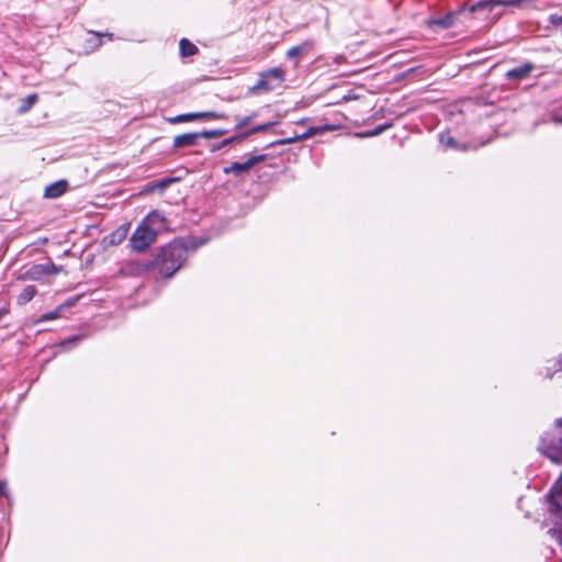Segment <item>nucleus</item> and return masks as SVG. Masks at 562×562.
<instances>
[{
    "mask_svg": "<svg viewBox=\"0 0 562 562\" xmlns=\"http://www.w3.org/2000/svg\"><path fill=\"white\" fill-rule=\"evenodd\" d=\"M187 247L181 241H172L161 249L160 273L171 277L187 259Z\"/></svg>",
    "mask_w": 562,
    "mask_h": 562,
    "instance_id": "1",
    "label": "nucleus"
},
{
    "mask_svg": "<svg viewBox=\"0 0 562 562\" xmlns=\"http://www.w3.org/2000/svg\"><path fill=\"white\" fill-rule=\"evenodd\" d=\"M256 116H257V114L252 113L251 115H248L245 117H238L235 130H241V128L246 127L256 119Z\"/></svg>",
    "mask_w": 562,
    "mask_h": 562,
    "instance_id": "21",
    "label": "nucleus"
},
{
    "mask_svg": "<svg viewBox=\"0 0 562 562\" xmlns=\"http://www.w3.org/2000/svg\"><path fill=\"white\" fill-rule=\"evenodd\" d=\"M126 234H127V228L121 227L120 229H117L116 232H114L110 235V243L111 244H120L125 238Z\"/></svg>",
    "mask_w": 562,
    "mask_h": 562,
    "instance_id": "18",
    "label": "nucleus"
},
{
    "mask_svg": "<svg viewBox=\"0 0 562 562\" xmlns=\"http://www.w3.org/2000/svg\"><path fill=\"white\" fill-rule=\"evenodd\" d=\"M180 54L183 57L192 56L198 52L196 46L187 38H182L179 44Z\"/></svg>",
    "mask_w": 562,
    "mask_h": 562,
    "instance_id": "13",
    "label": "nucleus"
},
{
    "mask_svg": "<svg viewBox=\"0 0 562 562\" xmlns=\"http://www.w3.org/2000/svg\"><path fill=\"white\" fill-rule=\"evenodd\" d=\"M285 74L284 70L280 67L271 68L267 71H263L259 75V78L256 85L252 86V92H270L284 82Z\"/></svg>",
    "mask_w": 562,
    "mask_h": 562,
    "instance_id": "3",
    "label": "nucleus"
},
{
    "mask_svg": "<svg viewBox=\"0 0 562 562\" xmlns=\"http://www.w3.org/2000/svg\"><path fill=\"white\" fill-rule=\"evenodd\" d=\"M142 223L157 231L165 225V217L159 211H151Z\"/></svg>",
    "mask_w": 562,
    "mask_h": 562,
    "instance_id": "10",
    "label": "nucleus"
},
{
    "mask_svg": "<svg viewBox=\"0 0 562 562\" xmlns=\"http://www.w3.org/2000/svg\"><path fill=\"white\" fill-rule=\"evenodd\" d=\"M454 14H448L445 18L436 19L432 21V24L441 27L449 29L453 25Z\"/></svg>",
    "mask_w": 562,
    "mask_h": 562,
    "instance_id": "17",
    "label": "nucleus"
},
{
    "mask_svg": "<svg viewBox=\"0 0 562 562\" xmlns=\"http://www.w3.org/2000/svg\"><path fill=\"white\" fill-rule=\"evenodd\" d=\"M68 188V183L65 180H59L50 183L45 188L44 196L48 199H56L63 195Z\"/></svg>",
    "mask_w": 562,
    "mask_h": 562,
    "instance_id": "8",
    "label": "nucleus"
},
{
    "mask_svg": "<svg viewBox=\"0 0 562 562\" xmlns=\"http://www.w3.org/2000/svg\"><path fill=\"white\" fill-rule=\"evenodd\" d=\"M382 130H383V127H379V128L374 130L373 132L367 133L364 135L366 136H374V135H378Z\"/></svg>",
    "mask_w": 562,
    "mask_h": 562,
    "instance_id": "35",
    "label": "nucleus"
},
{
    "mask_svg": "<svg viewBox=\"0 0 562 562\" xmlns=\"http://www.w3.org/2000/svg\"><path fill=\"white\" fill-rule=\"evenodd\" d=\"M172 181H173L172 179H165V180L156 183L155 186L150 187V190H154V189L164 190Z\"/></svg>",
    "mask_w": 562,
    "mask_h": 562,
    "instance_id": "30",
    "label": "nucleus"
},
{
    "mask_svg": "<svg viewBox=\"0 0 562 562\" xmlns=\"http://www.w3.org/2000/svg\"><path fill=\"white\" fill-rule=\"evenodd\" d=\"M7 495V483L0 481V497Z\"/></svg>",
    "mask_w": 562,
    "mask_h": 562,
    "instance_id": "31",
    "label": "nucleus"
},
{
    "mask_svg": "<svg viewBox=\"0 0 562 562\" xmlns=\"http://www.w3.org/2000/svg\"><path fill=\"white\" fill-rule=\"evenodd\" d=\"M59 313H60V310L57 308L53 312H49V313H46V314H43L38 322H47V321H52V319H56L58 316H59Z\"/></svg>",
    "mask_w": 562,
    "mask_h": 562,
    "instance_id": "27",
    "label": "nucleus"
},
{
    "mask_svg": "<svg viewBox=\"0 0 562 562\" xmlns=\"http://www.w3.org/2000/svg\"><path fill=\"white\" fill-rule=\"evenodd\" d=\"M157 231L140 223L130 238L132 248L137 252L145 251L156 239Z\"/></svg>",
    "mask_w": 562,
    "mask_h": 562,
    "instance_id": "4",
    "label": "nucleus"
},
{
    "mask_svg": "<svg viewBox=\"0 0 562 562\" xmlns=\"http://www.w3.org/2000/svg\"><path fill=\"white\" fill-rule=\"evenodd\" d=\"M550 532L553 537L557 538L559 546L561 547L562 550V520H560L559 522L557 521L555 527L550 529Z\"/></svg>",
    "mask_w": 562,
    "mask_h": 562,
    "instance_id": "23",
    "label": "nucleus"
},
{
    "mask_svg": "<svg viewBox=\"0 0 562 562\" xmlns=\"http://www.w3.org/2000/svg\"><path fill=\"white\" fill-rule=\"evenodd\" d=\"M558 366H559V371H562V358L559 360Z\"/></svg>",
    "mask_w": 562,
    "mask_h": 562,
    "instance_id": "36",
    "label": "nucleus"
},
{
    "mask_svg": "<svg viewBox=\"0 0 562 562\" xmlns=\"http://www.w3.org/2000/svg\"><path fill=\"white\" fill-rule=\"evenodd\" d=\"M93 34L95 36H105L108 37L109 40H112L113 38V34L112 33H97V32H93Z\"/></svg>",
    "mask_w": 562,
    "mask_h": 562,
    "instance_id": "33",
    "label": "nucleus"
},
{
    "mask_svg": "<svg viewBox=\"0 0 562 562\" xmlns=\"http://www.w3.org/2000/svg\"><path fill=\"white\" fill-rule=\"evenodd\" d=\"M273 124L274 123H272V122H268L265 124L257 125V126L252 127L250 131L243 133V136L247 137L250 134L266 131V130L270 128L271 126H273Z\"/></svg>",
    "mask_w": 562,
    "mask_h": 562,
    "instance_id": "24",
    "label": "nucleus"
},
{
    "mask_svg": "<svg viewBox=\"0 0 562 562\" xmlns=\"http://www.w3.org/2000/svg\"><path fill=\"white\" fill-rule=\"evenodd\" d=\"M195 120H198V115H196V112H193V113H186V114H180V115H177L173 117H169L168 122L171 124H177V123L190 122V121H195Z\"/></svg>",
    "mask_w": 562,
    "mask_h": 562,
    "instance_id": "16",
    "label": "nucleus"
},
{
    "mask_svg": "<svg viewBox=\"0 0 562 562\" xmlns=\"http://www.w3.org/2000/svg\"><path fill=\"white\" fill-rule=\"evenodd\" d=\"M265 159L266 155H254L244 162H233L229 167H225L223 171L225 175L233 173L234 176L238 177L245 172H248L255 165L263 161Z\"/></svg>",
    "mask_w": 562,
    "mask_h": 562,
    "instance_id": "5",
    "label": "nucleus"
},
{
    "mask_svg": "<svg viewBox=\"0 0 562 562\" xmlns=\"http://www.w3.org/2000/svg\"><path fill=\"white\" fill-rule=\"evenodd\" d=\"M551 510L562 520V482H558L549 494Z\"/></svg>",
    "mask_w": 562,
    "mask_h": 562,
    "instance_id": "6",
    "label": "nucleus"
},
{
    "mask_svg": "<svg viewBox=\"0 0 562 562\" xmlns=\"http://www.w3.org/2000/svg\"><path fill=\"white\" fill-rule=\"evenodd\" d=\"M36 294V289L34 285H27L16 297V303L19 305H24L29 303Z\"/></svg>",
    "mask_w": 562,
    "mask_h": 562,
    "instance_id": "12",
    "label": "nucleus"
},
{
    "mask_svg": "<svg viewBox=\"0 0 562 562\" xmlns=\"http://www.w3.org/2000/svg\"><path fill=\"white\" fill-rule=\"evenodd\" d=\"M9 313V305L5 304L0 307V319Z\"/></svg>",
    "mask_w": 562,
    "mask_h": 562,
    "instance_id": "32",
    "label": "nucleus"
},
{
    "mask_svg": "<svg viewBox=\"0 0 562 562\" xmlns=\"http://www.w3.org/2000/svg\"><path fill=\"white\" fill-rule=\"evenodd\" d=\"M539 449L552 462L562 463V419L555 422L552 435L542 437Z\"/></svg>",
    "mask_w": 562,
    "mask_h": 562,
    "instance_id": "2",
    "label": "nucleus"
},
{
    "mask_svg": "<svg viewBox=\"0 0 562 562\" xmlns=\"http://www.w3.org/2000/svg\"><path fill=\"white\" fill-rule=\"evenodd\" d=\"M310 46H311V44L308 42L302 43L301 45H297V46H293L286 52V57L289 59H294L295 66H296L297 65L296 58L300 55H303L304 53H306L308 50Z\"/></svg>",
    "mask_w": 562,
    "mask_h": 562,
    "instance_id": "11",
    "label": "nucleus"
},
{
    "mask_svg": "<svg viewBox=\"0 0 562 562\" xmlns=\"http://www.w3.org/2000/svg\"><path fill=\"white\" fill-rule=\"evenodd\" d=\"M200 138L199 133H187L182 135H178L173 139V147L182 148L194 146Z\"/></svg>",
    "mask_w": 562,
    "mask_h": 562,
    "instance_id": "9",
    "label": "nucleus"
},
{
    "mask_svg": "<svg viewBox=\"0 0 562 562\" xmlns=\"http://www.w3.org/2000/svg\"><path fill=\"white\" fill-rule=\"evenodd\" d=\"M37 101V94L33 93L24 98L19 108V113H26Z\"/></svg>",
    "mask_w": 562,
    "mask_h": 562,
    "instance_id": "15",
    "label": "nucleus"
},
{
    "mask_svg": "<svg viewBox=\"0 0 562 562\" xmlns=\"http://www.w3.org/2000/svg\"><path fill=\"white\" fill-rule=\"evenodd\" d=\"M244 138H245V136H243V134H240L238 136H233V137L226 138L223 142H221L220 144L214 145L213 148H212V151H216L218 149H222L223 147L228 146V145L233 144L234 142L240 140V139H244Z\"/></svg>",
    "mask_w": 562,
    "mask_h": 562,
    "instance_id": "20",
    "label": "nucleus"
},
{
    "mask_svg": "<svg viewBox=\"0 0 562 562\" xmlns=\"http://www.w3.org/2000/svg\"><path fill=\"white\" fill-rule=\"evenodd\" d=\"M225 133H226L225 130H210V131L199 132V135H200V138L203 137L206 139H212V138L220 137V136L224 135Z\"/></svg>",
    "mask_w": 562,
    "mask_h": 562,
    "instance_id": "19",
    "label": "nucleus"
},
{
    "mask_svg": "<svg viewBox=\"0 0 562 562\" xmlns=\"http://www.w3.org/2000/svg\"><path fill=\"white\" fill-rule=\"evenodd\" d=\"M496 5H505V7H521L524 4V0H495Z\"/></svg>",
    "mask_w": 562,
    "mask_h": 562,
    "instance_id": "26",
    "label": "nucleus"
},
{
    "mask_svg": "<svg viewBox=\"0 0 562 562\" xmlns=\"http://www.w3.org/2000/svg\"><path fill=\"white\" fill-rule=\"evenodd\" d=\"M549 22L554 25V26H561L562 25V14L561 15H557V14H551L549 16Z\"/></svg>",
    "mask_w": 562,
    "mask_h": 562,
    "instance_id": "29",
    "label": "nucleus"
},
{
    "mask_svg": "<svg viewBox=\"0 0 562 562\" xmlns=\"http://www.w3.org/2000/svg\"><path fill=\"white\" fill-rule=\"evenodd\" d=\"M440 143L445 146V147H453V148H458V145H457V142L456 139L450 136L449 133H442L440 134Z\"/></svg>",
    "mask_w": 562,
    "mask_h": 562,
    "instance_id": "22",
    "label": "nucleus"
},
{
    "mask_svg": "<svg viewBox=\"0 0 562 562\" xmlns=\"http://www.w3.org/2000/svg\"><path fill=\"white\" fill-rule=\"evenodd\" d=\"M552 120H553L554 123L562 124V114H554L552 116Z\"/></svg>",
    "mask_w": 562,
    "mask_h": 562,
    "instance_id": "34",
    "label": "nucleus"
},
{
    "mask_svg": "<svg viewBox=\"0 0 562 562\" xmlns=\"http://www.w3.org/2000/svg\"><path fill=\"white\" fill-rule=\"evenodd\" d=\"M45 271V267L43 265H36L32 267V269L29 271L30 276L34 278L35 276H38Z\"/></svg>",
    "mask_w": 562,
    "mask_h": 562,
    "instance_id": "28",
    "label": "nucleus"
},
{
    "mask_svg": "<svg viewBox=\"0 0 562 562\" xmlns=\"http://www.w3.org/2000/svg\"><path fill=\"white\" fill-rule=\"evenodd\" d=\"M198 120L200 119H225L226 115L224 113L217 112H196Z\"/></svg>",
    "mask_w": 562,
    "mask_h": 562,
    "instance_id": "25",
    "label": "nucleus"
},
{
    "mask_svg": "<svg viewBox=\"0 0 562 562\" xmlns=\"http://www.w3.org/2000/svg\"><path fill=\"white\" fill-rule=\"evenodd\" d=\"M495 7H496L495 0H482V1H479V2L474 3L473 5H471L470 12H476L479 10L492 11Z\"/></svg>",
    "mask_w": 562,
    "mask_h": 562,
    "instance_id": "14",
    "label": "nucleus"
},
{
    "mask_svg": "<svg viewBox=\"0 0 562 562\" xmlns=\"http://www.w3.org/2000/svg\"><path fill=\"white\" fill-rule=\"evenodd\" d=\"M535 66L531 63H525L516 68H513L506 72V78L509 80H521L529 76L533 70Z\"/></svg>",
    "mask_w": 562,
    "mask_h": 562,
    "instance_id": "7",
    "label": "nucleus"
}]
</instances>
